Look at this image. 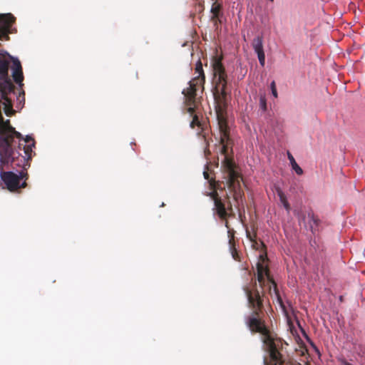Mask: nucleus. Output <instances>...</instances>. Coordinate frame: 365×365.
Segmentation results:
<instances>
[{
  "instance_id": "obj_1",
  "label": "nucleus",
  "mask_w": 365,
  "mask_h": 365,
  "mask_svg": "<svg viewBox=\"0 0 365 365\" xmlns=\"http://www.w3.org/2000/svg\"><path fill=\"white\" fill-rule=\"evenodd\" d=\"M257 272L259 285L255 280L243 288L247 299L248 307L252 311L251 314L246 317L245 323L252 332L261 334L264 351L267 354V356L264 357V365H291L286 360L284 355V345L287 346L288 344L277 337L275 334L270 331L262 319L264 302V287L268 288L269 294L273 301L276 300L282 309L286 317L288 329L296 339L297 330L294 325L292 317L289 315L287 310L277 284L270 275L267 267L258 262L257 264Z\"/></svg>"
},
{
  "instance_id": "obj_2",
  "label": "nucleus",
  "mask_w": 365,
  "mask_h": 365,
  "mask_svg": "<svg viewBox=\"0 0 365 365\" xmlns=\"http://www.w3.org/2000/svg\"><path fill=\"white\" fill-rule=\"evenodd\" d=\"M222 56L215 55L212 60L213 70L214 99L215 113L220 133V143L222 145L220 153L224 155L222 167L227 174V185L232 194L233 199L240 206L242 203L244 192L242 190L240 180L242 175L235 170V164L228 156V148L231 145L230 128L227 121L228 91L227 74L222 63Z\"/></svg>"
},
{
  "instance_id": "obj_3",
  "label": "nucleus",
  "mask_w": 365,
  "mask_h": 365,
  "mask_svg": "<svg viewBox=\"0 0 365 365\" xmlns=\"http://www.w3.org/2000/svg\"><path fill=\"white\" fill-rule=\"evenodd\" d=\"M224 189L225 188L222 187L218 182H216L215 188L212 189V191L209 192L207 195L210 196L214 202V212L220 220L225 221V225L227 228H229L227 218L234 217L235 215L230 201V195L226 193L223 197H222L220 196L217 192V190H222Z\"/></svg>"
},
{
  "instance_id": "obj_4",
  "label": "nucleus",
  "mask_w": 365,
  "mask_h": 365,
  "mask_svg": "<svg viewBox=\"0 0 365 365\" xmlns=\"http://www.w3.org/2000/svg\"><path fill=\"white\" fill-rule=\"evenodd\" d=\"M1 178L6 188L11 192H15L27 186L29 175L26 169H24L19 174L11 171L1 172Z\"/></svg>"
},
{
  "instance_id": "obj_5",
  "label": "nucleus",
  "mask_w": 365,
  "mask_h": 365,
  "mask_svg": "<svg viewBox=\"0 0 365 365\" xmlns=\"http://www.w3.org/2000/svg\"><path fill=\"white\" fill-rule=\"evenodd\" d=\"M9 61L0 58V96L4 98L6 94H9L14 90L11 79L9 77Z\"/></svg>"
},
{
  "instance_id": "obj_6",
  "label": "nucleus",
  "mask_w": 365,
  "mask_h": 365,
  "mask_svg": "<svg viewBox=\"0 0 365 365\" xmlns=\"http://www.w3.org/2000/svg\"><path fill=\"white\" fill-rule=\"evenodd\" d=\"M202 78L192 79L189 82V87L182 91L185 97V104L187 106V112L192 114L195 112V100L197 88L201 85Z\"/></svg>"
},
{
  "instance_id": "obj_7",
  "label": "nucleus",
  "mask_w": 365,
  "mask_h": 365,
  "mask_svg": "<svg viewBox=\"0 0 365 365\" xmlns=\"http://www.w3.org/2000/svg\"><path fill=\"white\" fill-rule=\"evenodd\" d=\"M16 18L10 13L0 14V40H9Z\"/></svg>"
},
{
  "instance_id": "obj_8",
  "label": "nucleus",
  "mask_w": 365,
  "mask_h": 365,
  "mask_svg": "<svg viewBox=\"0 0 365 365\" xmlns=\"http://www.w3.org/2000/svg\"><path fill=\"white\" fill-rule=\"evenodd\" d=\"M0 135H1L0 140H1L2 143L5 145L6 155L9 158H12V160H14L15 158V153L12 150L11 145L14 142V138H16V134L11 132H6Z\"/></svg>"
},
{
  "instance_id": "obj_9",
  "label": "nucleus",
  "mask_w": 365,
  "mask_h": 365,
  "mask_svg": "<svg viewBox=\"0 0 365 365\" xmlns=\"http://www.w3.org/2000/svg\"><path fill=\"white\" fill-rule=\"evenodd\" d=\"M303 221L307 229H309L314 235L319 230L320 220L316 217L312 212H308L307 215L304 216Z\"/></svg>"
},
{
  "instance_id": "obj_10",
  "label": "nucleus",
  "mask_w": 365,
  "mask_h": 365,
  "mask_svg": "<svg viewBox=\"0 0 365 365\" xmlns=\"http://www.w3.org/2000/svg\"><path fill=\"white\" fill-rule=\"evenodd\" d=\"M11 58L13 60L12 76H13L14 81L16 83L21 84L24 80V76H23V71H22V67H21V63L18 59H14L11 56Z\"/></svg>"
},
{
  "instance_id": "obj_11",
  "label": "nucleus",
  "mask_w": 365,
  "mask_h": 365,
  "mask_svg": "<svg viewBox=\"0 0 365 365\" xmlns=\"http://www.w3.org/2000/svg\"><path fill=\"white\" fill-rule=\"evenodd\" d=\"M212 4L211 6L210 11L212 13L211 20H215L220 18L222 15V4L218 2V0H212Z\"/></svg>"
},
{
  "instance_id": "obj_12",
  "label": "nucleus",
  "mask_w": 365,
  "mask_h": 365,
  "mask_svg": "<svg viewBox=\"0 0 365 365\" xmlns=\"http://www.w3.org/2000/svg\"><path fill=\"white\" fill-rule=\"evenodd\" d=\"M11 132L13 133L16 134V136L17 138H21V134L17 131L15 130V128H13L9 120H3V123H0V134L4 133Z\"/></svg>"
},
{
  "instance_id": "obj_13",
  "label": "nucleus",
  "mask_w": 365,
  "mask_h": 365,
  "mask_svg": "<svg viewBox=\"0 0 365 365\" xmlns=\"http://www.w3.org/2000/svg\"><path fill=\"white\" fill-rule=\"evenodd\" d=\"M252 47L257 54L264 53L263 49V40L262 36H257L252 41Z\"/></svg>"
},
{
  "instance_id": "obj_14",
  "label": "nucleus",
  "mask_w": 365,
  "mask_h": 365,
  "mask_svg": "<svg viewBox=\"0 0 365 365\" xmlns=\"http://www.w3.org/2000/svg\"><path fill=\"white\" fill-rule=\"evenodd\" d=\"M195 73L197 74V76H196L192 79L202 78V83H204L205 81V77L202 69V64L200 60L196 63Z\"/></svg>"
},
{
  "instance_id": "obj_15",
  "label": "nucleus",
  "mask_w": 365,
  "mask_h": 365,
  "mask_svg": "<svg viewBox=\"0 0 365 365\" xmlns=\"http://www.w3.org/2000/svg\"><path fill=\"white\" fill-rule=\"evenodd\" d=\"M21 147L25 153V156L23 157L24 161L30 160L31 158L32 147L34 146L31 144L23 145L20 143L19 148L21 150Z\"/></svg>"
},
{
  "instance_id": "obj_16",
  "label": "nucleus",
  "mask_w": 365,
  "mask_h": 365,
  "mask_svg": "<svg viewBox=\"0 0 365 365\" xmlns=\"http://www.w3.org/2000/svg\"><path fill=\"white\" fill-rule=\"evenodd\" d=\"M233 237H234L232 236L229 240L230 250L233 259L236 261H240V257L237 251V249L235 248V240Z\"/></svg>"
},
{
  "instance_id": "obj_17",
  "label": "nucleus",
  "mask_w": 365,
  "mask_h": 365,
  "mask_svg": "<svg viewBox=\"0 0 365 365\" xmlns=\"http://www.w3.org/2000/svg\"><path fill=\"white\" fill-rule=\"evenodd\" d=\"M190 114L192 117V120L190 122V126L192 128H194L195 126H197L198 128H200L202 130V124L199 120L198 115L197 114H195V112L192 114Z\"/></svg>"
},
{
  "instance_id": "obj_18",
  "label": "nucleus",
  "mask_w": 365,
  "mask_h": 365,
  "mask_svg": "<svg viewBox=\"0 0 365 365\" xmlns=\"http://www.w3.org/2000/svg\"><path fill=\"white\" fill-rule=\"evenodd\" d=\"M203 175L205 179L207 180L210 184V189L215 188L216 181L214 178H210V175L207 171H204Z\"/></svg>"
},
{
  "instance_id": "obj_19",
  "label": "nucleus",
  "mask_w": 365,
  "mask_h": 365,
  "mask_svg": "<svg viewBox=\"0 0 365 365\" xmlns=\"http://www.w3.org/2000/svg\"><path fill=\"white\" fill-rule=\"evenodd\" d=\"M247 237L253 243V247H255V245H257L256 241L257 234L255 232L251 233L248 230H246Z\"/></svg>"
},
{
  "instance_id": "obj_20",
  "label": "nucleus",
  "mask_w": 365,
  "mask_h": 365,
  "mask_svg": "<svg viewBox=\"0 0 365 365\" xmlns=\"http://www.w3.org/2000/svg\"><path fill=\"white\" fill-rule=\"evenodd\" d=\"M259 106L263 110H267V101L264 96H261L259 98Z\"/></svg>"
},
{
  "instance_id": "obj_21",
  "label": "nucleus",
  "mask_w": 365,
  "mask_h": 365,
  "mask_svg": "<svg viewBox=\"0 0 365 365\" xmlns=\"http://www.w3.org/2000/svg\"><path fill=\"white\" fill-rule=\"evenodd\" d=\"M299 349H298V354L300 352L301 354L303 356L304 354V352L307 351V349L304 348L303 344H302L301 339L298 336V342H297Z\"/></svg>"
},
{
  "instance_id": "obj_22",
  "label": "nucleus",
  "mask_w": 365,
  "mask_h": 365,
  "mask_svg": "<svg viewBox=\"0 0 365 365\" xmlns=\"http://www.w3.org/2000/svg\"><path fill=\"white\" fill-rule=\"evenodd\" d=\"M288 158L292 164V169L297 172V162L295 161L294 158L289 153H288Z\"/></svg>"
},
{
  "instance_id": "obj_23",
  "label": "nucleus",
  "mask_w": 365,
  "mask_h": 365,
  "mask_svg": "<svg viewBox=\"0 0 365 365\" xmlns=\"http://www.w3.org/2000/svg\"><path fill=\"white\" fill-rule=\"evenodd\" d=\"M288 158L292 164V169L297 172V162L295 161L294 158L289 153H288Z\"/></svg>"
},
{
  "instance_id": "obj_24",
  "label": "nucleus",
  "mask_w": 365,
  "mask_h": 365,
  "mask_svg": "<svg viewBox=\"0 0 365 365\" xmlns=\"http://www.w3.org/2000/svg\"><path fill=\"white\" fill-rule=\"evenodd\" d=\"M270 88L272 91V94L274 98H277V91L276 88V84L274 81H272L270 84Z\"/></svg>"
},
{
  "instance_id": "obj_25",
  "label": "nucleus",
  "mask_w": 365,
  "mask_h": 365,
  "mask_svg": "<svg viewBox=\"0 0 365 365\" xmlns=\"http://www.w3.org/2000/svg\"><path fill=\"white\" fill-rule=\"evenodd\" d=\"M279 195L280 197V200H281L282 202L283 203L284 207L287 210H289V203L287 202V201L286 200L284 195L281 192Z\"/></svg>"
},
{
  "instance_id": "obj_26",
  "label": "nucleus",
  "mask_w": 365,
  "mask_h": 365,
  "mask_svg": "<svg viewBox=\"0 0 365 365\" xmlns=\"http://www.w3.org/2000/svg\"><path fill=\"white\" fill-rule=\"evenodd\" d=\"M259 64L263 67L265 64V55L264 53H260L257 55Z\"/></svg>"
},
{
  "instance_id": "obj_27",
  "label": "nucleus",
  "mask_w": 365,
  "mask_h": 365,
  "mask_svg": "<svg viewBox=\"0 0 365 365\" xmlns=\"http://www.w3.org/2000/svg\"><path fill=\"white\" fill-rule=\"evenodd\" d=\"M24 142L28 144H31L33 146L35 145V142L34 138H32L31 136L27 135L26 138L24 139Z\"/></svg>"
},
{
  "instance_id": "obj_28",
  "label": "nucleus",
  "mask_w": 365,
  "mask_h": 365,
  "mask_svg": "<svg viewBox=\"0 0 365 365\" xmlns=\"http://www.w3.org/2000/svg\"><path fill=\"white\" fill-rule=\"evenodd\" d=\"M297 326H298V329H300V331L302 332V334H303L304 335H306V333H305V331H304V329L301 327V325H300V324H299V322H298Z\"/></svg>"
},
{
  "instance_id": "obj_29",
  "label": "nucleus",
  "mask_w": 365,
  "mask_h": 365,
  "mask_svg": "<svg viewBox=\"0 0 365 365\" xmlns=\"http://www.w3.org/2000/svg\"><path fill=\"white\" fill-rule=\"evenodd\" d=\"M212 21L214 22L215 26H217L218 24H221V21L220 20L219 18Z\"/></svg>"
},
{
  "instance_id": "obj_30",
  "label": "nucleus",
  "mask_w": 365,
  "mask_h": 365,
  "mask_svg": "<svg viewBox=\"0 0 365 365\" xmlns=\"http://www.w3.org/2000/svg\"><path fill=\"white\" fill-rule=\"evenodd\" d=\"M303 173L302 169L298 165V175H300Z\"/></svg>"
},
{
  "instance_id": "obj_31",
  "label": "nucleus",
  "mask_w": 365,
  "mask_h": 365,
  "mask_svg": "<svg viewBox=\"0 0 365 365\" xmlns=\"http://www.w3.org/2000/svg\"><path fill=\"white\" fill-rule=\"evenodd\" d=\"M292 315L294 319L296 320L297 319V314H295L294 310H292Z\"/></svg>"
},
{
  "instance_id": "obj_32",
  "label": "nucleus",
  "mask_w": 365,
  "mask_h": 365,
  "mask_svg": "<svg viewBox=\"0 0 365 365\" xmlns=\"http://www.w3.org/2000/svg\"><path fill=\"white\" fill-rule=\"evenodd\" d=\"M269 1H270L271 2H273V1H274V0H269Z\"/></svg>"
},
{
  "instance_id": "obj_33",
  "label": "nucleus",
  "mask_w": 365,
  "mask_h": 365,
  "mask_svg": "<svg viewBox=\"0 0 365 365\" xmlns=\"http://www.w3.org/2000/svg\"><path fill=\"white\" fill-rule=\"evenodd\" d=\"M305 365H309L308 364H306Z\"/></svg>"
}]
</instances>
